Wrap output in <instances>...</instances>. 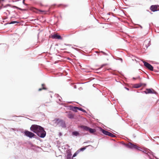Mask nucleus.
<instances>
[{"label":"nucleus","mask_w":159,"mask_h":159,"mask_svg":"<svg viewBox=\"0 0 159 159\" xmlns=\"http://www.w3.org/2000/svg\"><path fill=\"white\" fill-rule=\"evenodd\" d=\"M30 129L31 131L41 138H43L46 136V132L43 128L39 125H33L31 126Z\"/></svg>","instance_id":"f257e3e1"},{"label":"nucleus","mask_w":159,"mask_h":159,"mask_svg":"<svg viewBox=\"0 0 159 159\" xmlns=\"http://www.w3.org/2000/svg\"><path fill=\"white\" fill-rule=\"evenodd\" d=\"M54 123L57 125H58L62 128H65L66 127L65 122L61 119L56 118L53 120Z\"/></svg>","instance_id":"f03ea898"},{"label":"nucleus","mask_w":159,"mask_h":159,"mask_svg":"<svg viewBox=\"0 0 159 159\" xmlns=\"http://www.w3.org/2000/svg\"><path fill=\"white\" fill-rule=\"evenodd\" d=\"M80 127L82 128L83 130L89 131L90 133L92 134L95 133L96 131L95 129H92L86 126L81 125L80 126Z\"/></svg>","instance_id":"7ed1b4c3"},{"label":"nucleus","mask_w":159,"mask_h":159,"mask_svg":"<svg viewBox=\"0 0 159 159\" xmlns=\"http://www.w3.org/2000/svg\"><path fill=\"white\" fill-rule=\"evenodd\" d=\"M24 134L25 136L30 138H32L35 136V134L33 133L28 131H25Z\"/></svg>","instance_id":"20e7f679"},{"label":"nucleus","mask_w":159,"mask_h":159,"mask_svg":"<svg viewBox=\"0 0 159 159\" xmlns=\"http://www.w3.org/2000/svg\"><path fill=\"white\" fill-rule=\"evenodd\" d=\"M143 62L144 63V66L147 68H148V69L151 71L153 70V67L151 64L144 61H143Z\"/></svg>","instance_id":"39448f33"},{"label":"nucleus","mask_w":159,"mask_h":159,"mask_svg":"<svg viewBox=\"0 0 159 159\" xmlns=\"http://www.w3.org/2000/svg\"><path fill=\"white\" fill-rule=\"evenodd\" d=\"M146 94L148 93L156 94V92L152 89H147L146 91H143Z\"/></svg>","instance_id":"423d86ee"},{"label":"nucleus","mask_w":159,"mask_h":159,"mask_svg":"<svg viewBox=\"0 0 159 159\" xmlns=\"http://www.w3.org/2000/svg\"><path fill=\"white\" fill-rule=\"evenodd\" d=\"M158 7H159V6L158 5H152L151 6L150 9L152 11L154 12L158 10Z\"/></svg>","instance_id":"0eeeda50"},{"label":"nucleus","mask_w":159,"mask_h":159,"mask_svg":"<svg viewBox=\"0 0 159 159\" xmlns=\"http://www.w3.org/2000/svg\"><path fill=\"white\" fill-rule=\"evenodd\" d=\"M51 37L52 39H61L62 38L61 36L59 35H58L57 34H54L53 35H52L51 36Z\"/></svg>","instance_id":"6e6552de"},{"label":"nucleus","mask_w":159,"mask_h":159,"mask_svg":"<svg viewBox=\"0 0 159 159\" xmlns=\"http://www.w3.org/2000/svg\"><path fill=\"white\" fill-rule=\"evenodd\" d=\"M66 113L67 114V116L68 118L71 119L74 118V115L71 111L67 112Z\"/></svg>","instance_id":"1a4fd4ad"},{"label":"nucleus","mask_w":159,"mask_h":159,"mask_svg":"<svg viewBox=\"0 0 159 159\" xmlns=\"http://www.w3.org/2000/svg\"><path fill=\"white\" fill-rule=\"evenodd\" d=\"M143 84H144V86L146 85V84H143L142 83L137 84L134 85L133 87L135 88H138L141 86Z\"/></svg>","instance_id":"9d476101"},{"label":"nucleus","mask_w":159,"mask_h":159,"mask_svg":"<svg viewBox=\"0 0 159 159\" xmlns=\"http://www.w3.org/2000/svg\"><path fill=\"white\" fill-rule=\"evenodd\" d=\"M127 146L129 148L135 149L136 147V145L130 143L127 145Z\"/></svg>","instance_id":"9b49d317"},{"label":"nucleus","mask_w":159,"mask_h":159,"mask_svg":"<svg viewBox=\"0 0 159 159\" xmlns=\"http://www.w3.org/2000/svg\"><path fill=\"white\" fill-rule=\"evenodd\" d=\"M71 152L68 151L67 152L66 157L67 159H71Z\"/></svg>","instance_id":"f8f14e48"},{"label":"nucleus","mask_w":159,"mask_h":159,"mask_svg":"<svg viewBox=\"0 0 159 159\" xmlns=\"http://www.w3.org/2000/svg\"><path fill=\"white\" fill-rule=\"evenodd\" d=\"M102 132L104 134L108 136L110 132L103 129H102Z\"/></svg>","instance_id":"ddd939ff"},{"label":"nucleus","mask_w":159,"mask_h":159,"mask_svg":"<svg viewBox=\"0 0 159 159\" xmlns=\"http://www.w3.org/2000/svg\"><path fill=\"white\" fill-rule=\"evenodd\" d=\"M72 135L75 136H78L80 135V134L79 132L76 131H73L72 133Z\"/></svg>","instance_id":"4468645a"},{"label":"nucleus","mask_w":159,"mask_h":159,"mask_svg":"<svg viewBox=\"0 0 159 159\" xmlns=\"http://www.w3.org/2000/svg\"><path fill=\"white\" fill-rule=\"evenodd\" d=\"M78 107H70V109L75 112H77V109H78Z\"/></svg>","instance_id":"2eb2a0df"},{"label":"nucleus","mask_w":159,"mask_h":159,"mask_svg":"<svg viewBox=\"0 0 159 159\" xmlns=\"http://www.w3.org/2000/svg\"><path fill=\"white\" fill-rule=\"evenodd\" d=\"M78 110H80V111H81L84 112H86V111L85 110H84V109H83V108H80V107H78Z\"/></svg>","instance_id":"dca6fc26"},{"label":"nucleus","mask_w":159,"mask_h":159,"mask_svg":"<svg viewBox=\"0 0 159 159\" xmlns=\"http://www.w3.org/2000/svg\"><path fill=\"white\" fill-rule=\"evenodd\" d=\"M108 136L112 137H116V135L113 134L112 133H111L110 132H109Z\"/></svg>","instance_id":"f3484780"},{"label":"nucleus","mask_w":159,"mask_h":159,"mask_svg":"<svg viewBox=\"0 0 159 159\" xmlns=\"http://www.w3.org/2000/svg\"><path fill=\"white\" fill-rule=\"evenodd\" d=\"M143 152L147 154L149 156V154H150V153L148 152V150H145L144 151H143Z\"/></svg>","instance_id":"a211bd4d"},{"label":"nucleus","mask_w":159,"mask_h":159,"mask_svg":"<svg viewBox=\"0 0 159 159\" xmlns=\"http://www.w3.org/2000/svg\"><path fill=\"white\" fill-rule=\"evenodd\" d=\"M44 84H42V86L43 88L42 89H41V88L39 89V91H40L42 90V89H46L44 87Z\"/></svg>","instance_id":"6ab92c4d"},{"label":"nucleus","mask_w":159,"mask_h":159,"mask_svg":"<svg viewBox=\"0 0 159 159\" xmlns=\"http://www.w3.org/2000/svg\"><path fill=\"white\" fill-rule=\"evenodd\" d=\"M19 23V22L16 21H11L9 23V24H15V23Z\"/></svg>","instance_id":"aec40b11"},{"label":"nucleus","mask_w":159,"mask_h":159,"mask_svg":"<svg viewBox=\"0 0 159 159\" xmlns=\"http://www.w3.org/2000/svg\"><path fill=\"white\" fill-rule=\"evenodd\" d=\"M136 149H137L138 150H140V151H142V148L139 147L138 146H136V148H135Z\"/></svg>","instance_id":"412c9836"},{"label":"nucleus","mask_w":159,"mask_h":159,"mask_svg":"<svg viewBox=\"0 0 159 159\" xmlns=\"http://www.w3.org/2000/svg\"><path fill=\"white\" fill-rule=\"evenodd\" d=\"M86 148L85 147L82 148L80 149V151H83Z\"/></svg>","instance_id":"4be33fe9"},{"label":"nucleus","mask_w":159,"mask_h":159,"mask_svg":"<svg viewBox=\"0 0 159 159\" xmlns=\"http://www.w3.org/2000/svg\"><path fill=\"white\" fill-rule=\"evenodd\" d=\"M107 65L106 64H103L101 66V67L99 68V69H100L101 68H102V67H103L104 66H105Z\"/></svg>","instance_id":"5701e85b"},{"label":"nucleus","mask_w":159,"mask_h":159,"mask_svg":"<svg viewBox=\"0 0 159 159\" xmlns=\"http://www.w3.org/2000/svg\"><path fill=\"white\" fill-rule=\"evenodd\" d=\"M101 52L104 55H107V53H105V52H103L101 51Z\"/></svg>","instance_id":"b1692460"},{"label":"nucleus","mask_w":159,"mask_h":159,"mask_svg":"<svg viewBox=\"0 0 159 159\" xmlns=\"http://www.w3.org/2000/svg\"><path fill=\"white\" fill-rule=\"evenodd\" d=\"M58 98L59 100L61 102V100L62 99V98H61V97H58Z\"/></svg>","instance_id":"393cba45"},{"label":"nucleus","mask_w":159,"mask_h":159,"mask_svg":"<svg viewBox=\"0 0 159 159\" xmlns=\"http://www.w3.org/2000/svg\"><path fill=\"white\" fill-rule=\"evenodd\" d=\"M138 78H139V79H140L139 77H138L136 78H134V77H133V79H134V80H136V79H137Z\"/></svg>","instance_id":"a878e982"},{"label":"nucleus","mask_w":159,"mask_h":159,"mask_svg":"<svg viewBox=\"0 0 159 159\" xmlns=\"http://www.w3.org/2000/svg\"><path fill=\"white\" fill-rule=\"evenodd\" d=\"M77 155L75 153L73 156V157H75Z\"/></svg>","instance_id":"bb28decb"},{"label":"nucleus","mask_w":159,"mask_h":159,"mask_svg":"<svg viewBox=\"0 0 159 159\" xmlns=\"http://www.w3.org/2000/svg\"><path fill=\"white\" fill-rule=\"evenodd\" d=\"M79 151H77L75 153H76V155H77L78 154V153H79Z\"/></svg>","instance_id":"cd10ccee"},{"label":"nucleus","mask_w":159,"mask_h":159,"mask_svg":"<svg viewBox=\"0 0 159 159\" xmlns=\"http://www.w3.org/2000/svg\"><path fill=\"white\" fill-rule=\"evenodd\" d=\"M125 89H126L127 90H129V88H126V87H125Z\"/></svg>","instance_id":"c85d7f7f"},{"label":"nucleus","mask_w":159,"mask_h":159,"mask_svg":"<svg viewBox=\"0 0 159 159\" xmlns=\"http://www.w3.org/2000/svg\"><path fill=\"white\" fill-rule=\"evenodd\" d=\"M120 60L121 61V62H122V61H123V60H122V59H121V58H120Z\"/></svg>","instance_id":"c756f323"},{"label":"nucleus","mask_w":159,"mask_h":159,"mask_svg":"<svg viewBox=\"0 0 159 159\" xmlns=\"http://www.w3.org/2000/svg\"><path fill=\"white\" fill-rule=\"evenodd\" d=\"M76 85H75V86H74V88H76Z\"/></svg>","instance_id":"7c9ffc66"},{"label":"nucleus","mask_w":159,"mask_h":159,"mask_svg":"<svg viewBox=\"0 0 159 159\" xmlns=\"http://www.w3.org/2000/svg\"><path fill=\"white\" fill-rule=\"evenodd\" d=\"M18 9H20V10H21V9L20 8H18Z\"/></svg>","instance_id":"2f4dec72"}]
</instances>
